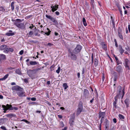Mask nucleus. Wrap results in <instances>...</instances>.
I'll return each mask as SVG.
<instances>
[{"label":"nucleus","mask_w":130,"mask_h":130,"mask_svg":"<svg viewBox=\"0 0 130 130\" xmlns=\"http://www.w3.org/2000/svg\"><path fill=\"white\" fill-rule=\"evenodd\" d=\"M128 99H126L125 101L124 102L125 104H128Z\"/></svg>","instance_id":"37998d69"},{"label":"nucleus","mask_w":130,"mask_h":130,"mask_svg":"<svg viewBox=\"0 0 130 130\" xmlns=\"http://www.w3.org/2000/svg\"><path fill=\"white\" fill-rule=\"evenodd\" d=\"M128 29L129 32L130 33V25H129L128 26Z\"/></svg>","instance_id":"0e129e2a"},{"label":"nucleus","mask_w":130,"mask_h":130,"mask_svg":"<svg viewBox=\"0 0 130 130\" xmlns=\"http://www.w3.org/2000/svg\"><path fill=\"white\" fill-rule=\"evenodd\" d=\"M30 64L31 65H35L37 64V62L36 61H30Z\"/></svg>","instance_id":"393cba45"},{"label":"nucleus","mask_w":130,"mask_h":130,"mask_svg":"<svg viewBox=\"0 0 130 130\" xmlns=\"http://www.w3.org/2000/svg\"><path fill=\"white\" fill-rule=\"evenodd\" d=\"M13 51V48H9V51H10L11 52H12Z\"/></svg>","instance_id":"864d4df0"},{"label":"nucleus","mask_w":130,"mask_h":130,"mask_svg":"<svg viewBox=\"0 0 130 130\" xmlns=\"http://www.w3.org/2000/svg\"><path fill=\"white\" fill-rule=\"evenodd\" d=\"M60 124L61 126L62 127L64 126V124L62 121L60 122Z\"/></svg>","instance_id":"a19ab883"},{"label":"nucleus","mask_w":130,"mask_h":130,"mask_svg":"<svg viewBox=\"0 0 130 130\" xmlns=\"http://www.w3.org/2000/svg\"><path fill=\"white\" fill-rule=\"evenodd\" d=\"M7 46L6 45H4L1 46L0 48L1 50H4L6 47Z\"/></svg>","instance_id":"bb28decb"},{"label":"nucleus","mask_w":130,"mask_h":130,"mask_svg":"<svg viewBox=\"0 0 130 130\" xmlns=\"http://www.w3.org/2000/svg\"><path fill=\"white\" fill-rule=\"evenodd\" d=\"M118 89L117 90V94L116 97L115 98V101H116V102H117V98H120L121 96V94L122 93L121 91V86H119L118 87ZM122 93H123V95L122 96V98L124 94V91L123 90L122 91Z\"/></svg>","instance_id":"f03ea898"},{"label":"nucleus","mask_w":130,"mask_h":130,"mask_svg":"<svg viewBox=\"0 0 130 130\" xmlns=\"http://www.w3.org/2000/svg\"><path fill=\"white\" fill-rule=\"evenodd\" d=\"M90 3L91 4V6L94 8L95 5V3L94 0H91Z\"/></svg>","instance_id":"6ab92c4d"},{"label":"nucleus","mask_w":130,"mask_h":130,"mask_svg":"<svg viewBox=\"0 0 130 130\" xmlns=\"http://www.w3.org/2000/svg\"><path fill=\"white\" fill-rule=\"evenodd\" d=\"M8 74H7L5 76L3 77L0 78V80H5L8 77Z\"/></svg>","instance_id":"5701e85b"},{"label":"nucleus","mask_w":130,"mask_h":130,"mask_svg":"<svg viewBox=\"0 0 130 130\" xmlns=\"http://www.w3.org/2000/svg\"><path fill=\"white\" fill-rule=\"evenodd\" d=\"M17 93L19 97H23L26 96L25 94V92L23 90V89L19 91H17Z\"/></svg>","instance_id":"1a4fd4ad"},{"label":"nucleus","mask_w":130,"mask_h":130,"mask_svg":"<svg viewBox=\"0 0 130 130\" xmlns=\"http://www.w3.org/2000/svg\"><path fill=\"white\" fill-rule=\"evenodd\" d=\"M58 116L59 118L61 119L62 118V116L61 115H58Z\"/></svg>","instance_id":"e2e57ef3"},{"label":"nucleus","mask_w":130,"mask_h":130,"mask_svg":"<svg viewBox=\"0 0 130 130\" xmlns=\"http://www.w3.org/2000/svg\"><path fill=\"white\" fill-rule=\"evenodd\" d=\"M118 35L119 37L121 39L123 40V38L121 32L120 30H118Z\"/></svg>","instance_id":"a211bd4d"},{"label":"nucleus","mask_w":130,"mask_h":130,"mask_svg":"<svg viewBox=\"0 0 130 130\" xmlns=\"http://www.w3.org/2000/svg\"><path fill=\"white\" fill-rule=\"evenodd\" d=\"M119 117L120 119H124V117L122 115L119 114Z\"/></svg>","instance_id":"c756f323"},{"label":"nucleus","mask_w":130,"mask_h":130,"mask_svg":"<svg viewBox=\"0 0 130 130\" xmlns=\"http://www.w3.org/2000/svg\"><path fill=\"white\" fill-rule=\"evenodd\" d=\"M12 108L11 109V110H13V109L15 110H17L18 109V108L17 107H12Z\"/></svg>","instance_id":"58836bf2"},{"label":"nucleus","mask_w":130,"mask_h":130,"mask_svg":"<svg viewBox=\"0 0 130 130\" xmlns=\"http://www.w3.org/2000/svg\"><path fill=\"white\" fill-rule=\"evenodd\" d=\"M50 82L49 81H47V85H50Z\"/></svg>","instance_id":"69168bd1"},{"label":"nucleus","mask_w":130,"mask_h":130,"mask_svg":"<svg viewBox=\"0 0 130 130\" xmlns=\"http://www.w3.org/2000/svg\"><path fill=\"white\" fill-rule=\"evenodd\" d=\"M24 82L26 83H27L28 82V80L26 79H25L24 80Z\"/></svg>","instance_id":"13d9d810"},{"label":"nucleus","mask_w":130,"mask_h":130,"mask_svg":"<svg viewBox=\"0 0 130 130\" xmlns=\"http://www.w3.org/2000/svg\"><path fill=\"white\" fill-rule=\"evenodd\" d=\"M6 58V56L5 55L1 54H0V59L1 60H4Z\"/></svg>","instance_id":"412c9836"},{"label":"nucleus","mask_w":130,"mask_h":130,"mask_svg":"<svg viewBox=\"0 0 130 130\" xmlns=\"http://www.w3.org/2000/svg\"><path fill=\"white\" fill-rule=\"evenodd\" d=\"M105 123L106 125H108L109 124V121L107 119H106L105 120Z\"/></svg>","instance_id":"2f4dec72"},{"label":"nucleus","mask_w":130,"mask_h":130,"mask_svg":"<svg viewBox=\"0 0 130 130\" xmlns=\"http://www.w3.org/2000/svg\"><path fill=\"white\" fill-rule=\"evenodd\" d=\"M98 61L96 59H94V65L95 66H96L98 64Z\"/></svg>","instance_id":"c85d7f7f"},{"label":"nucleus","mask_w":130,"mask_h":130,"mask_svg":"<svg viewBox=\"0 0 130 130\" xmlns=\"http://www.w3.org/2000/svg\"><path fill=\"white\" fill-rule=\"evenodd\" d=\"M104 79H105L104 74L103 73V76H102V81L103 82L104 81Z\"/></svg>","instance_id":"3c124183"},{"label":"nucleus","mask_w":130,"mask_h":130,"mask_svg":"<svg viewBox=\"0 0 130 130\" xmlns=\"http://www.w3.org/2000/svg\"><path fill=\"white\" fill-rule=\"evenodd\" d=\"M118 79V77L117 75H115L114 77V81H116Z\"/></svg>","instance_id":"79ce46f5"},{"label":"nucleus","mask_w":130,"mask_h":130,"mask_svg":"<svg viewBox=\"0 0 130 130\" xmlns=\"http://www.w3.org/2000/svg\"><path fill=\"white\" fill-rule=\"evenodd\" d=\"M7 117L10 118L12 117H16V115L15 114H13L12 113H9L8 114L6 115Z\"/></svg>","instance_id":"4468645a"},{"label":"nucleus","mask_w":130,"mask_h":130,"mask_svg":"<svg viewBox=\"0 0 130 130\" xmlns=\"http://www.w3.org/2000/svg\"><path fill=\"white\" fill-rule=\"evenodd\" d=\"M33 34V32L32 31H30L28 33H27V35L28 37H31Z\"/></svg>","instance_id":"b1692460"},{"label":"nucleus","mask_w":130,"mask_h":130,"mask_svg":"<svg viewBox=\"0 0 130 130\" xmlns=\"http://www.w3.org/2000/svg\"><path fill=\"white\" fill-rule=\"evenodd\" d=\"M27 73L28 76L31 79H33L35 78V71L34 70H29L27 71Z\"/></svg>","instance_id":"20e7f679"},{"label":"nucleus","mask_w":130,"mask_h":130,"mask_svg":"<svg viewBox=\"0 0 130 130\" xmlns=\"http://www.w3.org/2000/svg\"><path fill=\"white\" fill-rule=\"evenodd\" d=\"M21 121H24L27 124H29V122L27 120H26L25 119H23L21 120Z\"/></svg>","instance_id":"4c0bfd02"},{"label":"nucleus","mask_w":130,"mask_h":130,"mask_svg":"<svg viewBox=\"0 0 130 130\" xmlns=\"http://www.w3.org/2000/svg\"><path fill=\"white\" fill-rule=\"evenodd\" d=\"M104 120V118H101V123H100V124H101L103 122Z\"/></svg>","instance_id":"5fc2aeb1"},{"label":"nucleus","mask_w":130,"mask_h":130,"mask_svg":"<svg viewBox=\"0 0 130 130\" xmlns=\"http://www.w3.org/2000/svg\"><path fill=\"white\" fill-rule=\"evenodd\" d=\"M114 57H115V60H116V61H117V60H118V58L115 55H114Z\"/></svg>","instance_id":"bf43d9fd"},{"label":"nucleus","mask_w":130,"mask_h":130,"mask_svg":"<svg viewBox=\"0 0 130 130\" xmlns=\"http://www.w3.org/2000/svg\"><path fill=\"white\" fill-rule=\"evenodd\" d=\"M12 89L13 90L18 91L20 90H22L23 89L21 88L20 87L18 86H14L12 87Z\"/></svg>","instance_id":"9b49d317"},{"label":"nucleus","mask_w":130,"mask_h":130,"mask_svg":"<svg viewBox=\"0 0 130 130\" xmlns=\"http://www.w3.org/2000/svg\"><path fill=\"white\" fill-rule=\"evenodd\" d=\"M119 10L120 11V13L121 15H122V11L121 8H119Z\"/></svg>","instance_id":"a18cd8bd"},{"label":"nucleus","mask_w":130,"mask_h":130,"mask_svg":"<svg viewBox=\"0 0 130 130\" xmlns=\"http://www.w3.org/2000/svg\"><path fill=\"white\" fill-rule=\"evenodd\" d=\"M31 99L32 101H35L36 100V98H31Z\"/></svg>","instance_id":"603ef678"},{"label":"nucleus","mask_w":130,"mask_h":130,"mask_svg":"<svg viewBox=\"0 0 130 130\" xmlns=\"http://www.w3.org/2000/svg\"><path fill=\"white\" fill-rule=\"evenodd\" d=\"M68 56L71 59L73 60H75L77 59V56L76 55L70 51L69 52Z\"/></svg>","instance_id":"6e6552de"},{"label":"nucleus","mask_w":130,"mask_h":130,"mask_svg":"<svg viewBox=\"0 0 130 130\" xmlns=\"http://www.w3.org/2000/svg\"><path fill=\"white\" fill-rule=\"evenodd\" d=\"M42 68H38L34 70L35 71V72L36 73V72L42 69L43 68V67H42Z\"/></svg>","instance_id":"f704fd0d"},{"label":"nucleus","mask_w":130,"mask_h":130,"mask_svg":"<svg viewBox=\"0 0 130 130\" xmlns=\"http://www.w3.org/2000/svg\"><path fill=\"white\" fill-rule=\"evenodd\" d=\"M2 107L3 108V109L4 111V112H5L6 111L8 110H11V109L12 108V106L11 105H9L7 104L6 106L3 105L2 106Z\"/></svg>","instance_id":"0eeeda50"},{"label":"nucleus","mask_w":130,"mask_h":130,"mask_svg":"<svg viewBox=\"0 0 130 130\" xmlns=\"http://www.w3.org/2000/svg\"><path fill=\"white\" fill-rule=\"evenodd\" d=\"M14 2H12L11 3V9L12 11H13L14 9Z\"/></svg>","instance_id":"a878e982"},{"label":"nucleus","mask_w":130,"mask_h":130,"mask_svg":"<svg viewBox=\"0 0 130 130\" xmlns=\"http://www.w3.org/2000/svg\"><path fill=\"white\" fill-rule=\"evenodd\" d=\"M80 73L79 72L77 74V76L78 78L80 77Z\"/></svg>","instance_id":"680f3d73"},{"label":"nucleus","mask_w":130,"mask_h":130,"mask_svg":"<svg viewBox=\"0 0 130 130\" xmlns=\"http://www.w3.org/2000/svg\"><path fill=\"white\" fill-rule=\"evenodd\" d=\"M89 94V92L86 89H84V95L86 98L88 97Z\"/></svg>","instance_id":"f8f14e48"},{"label":"nucleus","mask_w":130,"mask_h":130,"mask_svg":"<svg viewBox=\"0 0 130 130\" xmlns=\"http://www.w3.org/2000/svg\"><path fill=\"white\" fill-rule=\"evenodd\" d=\"M1 128L4 130H6V129L5 126H2L1 127Z\"/></svg>","instance_id":"c03bdc74"},{"label":"nucleus","mask_w":130,"mask_h":130,"mask_svg":"<svg viewBox=\"0 0 130 130\" xmlns=\"http://www.w3.org/2000/svg\"><path fill=\"white\" fill-rule=\"evenodd\" d=\"M82 48V46H81L80 45H77L73 50V52L75 54H77L80 51Z\"/></svg>","instance_id":"39448f33"},{"label":"nucleus","mask_w":130,"mask_h":130,"mask_svg":"<svg viewBox=\"0 0 130 130\" xmlns=\"http://www.w3.org/2000/svg\"><path fill=\"white\" fill-rule=\"evenodd\" d=\"M110 23H111V24L113 25H114V21L112 19L111 20Z\"/></svg>","instance_id":"de8ad7c7"},{"label":"nucleus","mask_w":130,"mask_h":130,"mask_svg":"<svg viewBox=\"0 0 130 130\" xmlns=\"http://www.w3.org/2000/svg\"><path fill=\"white\" fill-rule=\"evenodd\" d=\"M119 52L121 54H122L124 52V50L123 49L121 45H119Z\"/></svg>","instance_id":"2eb2a0df"},{"label":"nucleus","mask_w":130,"mask_h":130,"mask_svg":"<svg viewBox=\"0 0 130 130\" xmlns=\"http://www.w3.org/2000/svg\"><path fill=\"white\" fill-rule=\"evenodd\" d=\"M11 84L12 85H15V83L14 82H12L11 83Z\"/></svg>","instance_id":"774afa93"},{"label":"nucleus","mask_w":130,"mask_h":130,"mask_svg":"<svg viewBox=\"0 0 130 130\" xmlns=\"http://www.w3.org/2000/svg\"><path fill=\"white\" fill-rule=\"evenodd\" d=\"M34 26L32 24H31V25L29 27V28L31 29H32L34 27Z\"/></svg>","instance_id":"49530a36"},{"label":"nucleus","mask_w":130,"mask_h":130,"mask_svg":"<svg viewBox=\"0 0 130 130\" xmlns=\"http://www.w3.org/2000/svg\"><path fill=\"white\" fill-rule=\"evenodd\" d=\"M63 86L64 88L65 89H66L68 87V86L66 83H64L63 84Z\"/></svg>","instance_id":"cd10ccee"},{"label":"nucleus","mask_w":130,"mask_h":130,"mask_svg":"<svg viewBox=\"0 0 130 130\" xmlns=\"http://www.w3.org/2000/svg\"><path fill=\"white\" fill-rule=\"evenodd\" d=\"M12 32V31L10 30L9 31V32H7L6 33V35L8 36H12L14 35V33L13 32Z\"/></svg>","instance_id":"dca6fc26"},{"label":"nucleus","mask_w":130,"mask_h":130,"mask_svg":"<svg viewBox=\"0 0 130 130\" xmlns=\"http://www.w3.org/2000/svg\"><path fill=\"white\" fill-rule=\"evenodd\" d=\"M58 5H56L55 6L52 5L51 7L52 8V11L53 12H54L56 11L58 8Z\"/></svg>","instance_id":"9d476101"},{"label":"nucleus","mask_w":130,"mask_h":130,"mask_svg":"<svg viewBox=\"0 0 130 130\" xmlns=\"http://www.w3.org/2000/svg\"><path fill=\"white\" fill-rule=\"evenodd\" d=\"M9 51V48L6 47L4 50V52L6 53H8Z\"/></svg>","instance_id":"7c9ffc66"},{"label":"nucleus","mask_w":130,"mask_h":130,"mask_svg":"<svg viewBox=\"0 0 130 130\" xmlns=\"http://www.w3.org/2000/svg\"><path fill=\"white\" fill-rule=\"evenodd\" d=\"M102 47L104 50H106V47L105 44Z\"/></svg>","instance_id":"8fccbe9b"},{"label":"nucleus","mask_w":130,"mask_h":130,"mask_svg":"<svg viewBox=\"0 0 130 130\" xmlns=\"http://www.w3.org/2000/svg\"><path fill=\"white\" fill-rule=\"evenodd\" d=\"M116 71L119 73L122 71V69L121 66L120 65L118 66L116 68Z\"/></svg>","instance_id":"ddd939ff"},{"label":"nucleus","mask_w":130,"mask_h":130,"mask_svg":"<svg viewBox=\"0 0 130 130\" xmlns=\"http://www.w3.org/2000/svg\"><path fill=\"white\" fill-rule=\"evenodd\" d=\"M47 45L49 46H51L53 45V44L50 43H48Z\"/></svg>","instance_id":"338daca9"},{"label":"nucleus","mask_w":130,"mask_h":130,"mask_svg":"<svg viewBox=\"0 0 130 130\" xmlns=\"http://www.w3.org/2000/svg\"><path fill=\"white\" fill-rule=\"evenodd\" d=\"M83 110V105L82 103H79L77 109L76 115H79L82 111Z\"/></svg>","instance_id":"423d86ee"},{"label":"nucleus","mask_w":130,"mask_h":130,"mask_svg":"<svg viewBox=\"0 0 130 130\" xmlns=\"http://www.w3.org/2000/svg\"><path fill=\"white\" fill-rule=\"evenodd\" d=\"M55 13L57 15H58L60 13L59 12L56 11L55 12Z\"/></svg>","instance_id":"4d7b16f0"},{"label":"nucleus","mask_w":130,"mask_h":130,"mask_svg":"<svg viewBox=\"0 0 130 130\" xmlns=\"http://www.w3.org/2000/svg\"><path fill=\"white\" fill-rule=\"evenodd\" d=\"M117 63V65H118L119 64H121L122 62L121 61H119L118 60L116 61Z\"/></svg>","instance_id":"ea45409f"},{"label":"nucleus","mask_w":130,"mask_h":130,"mask_svg":"<svg viewBox=\"0 0 130 130\" xmlns=\"http://www.w3.org/2000/svg\"><path fill=\"white\" fill-rule=\"evenodd\" d=\"M60 67H59L58 68V69L56 71V72L57 73H59L60 72Z\"/></svg>","instance_id":"c9c22d12"},{"label":"nucleus","mask_w":130,"mask_h":130,"mask_svg":"<svg viewBox=\"0 0 130 130\" xmlns=\"http://www.w3.org/2000/svg\"><path fill=\"white\" fill-rule=\"evenodd\" d=\"M114 42H115V46L116 47H118V45L117 44V41H116V39H114Z\"/></svg>","instance_id":"e433bc0d"},{"label":"nucleus","mask_w":130,"mask_h":130,"mask_svg":"<svg viewBox=\"0 0 130 130\" xmlns=\"http://www.w3.org/2000/svg\"><path fill=\"white\" fill-rule=\"evenodd\" d=\"M24 51L23 50H21L19 52V54L20 55H22L23 54Z\"/></svg>","instance_id":"09e8293b"},{"label":"nucleus","mask_w":130,"mask_h":130,"mask_svg":"<svg viewBox=\"0 0 130 130\" xmlns=\"http://www.w3.org/2000/svg\"><path fill=\"white\" fill-rule=\"evenodd\" d=\"M117 102H116V101H115L113 103V107L115 108H116V104Z\"/></svg>","instance_id":"473e14b6"},{"label":"nucleus","mask_w":130,"mask_h":130,"mask_svg":"<svg viewBox=\"0 0 130 130\" xmlns=\"http://www.w3.org/2000/svg\"><path fill=\"white\" fill-rule=\"evenodd\" d=\"M15 73L19 75H21L22 73L20 71V69H17L15 70Z\"/></svg>","instance_id":"4be33fe9"},{"label":"nucleus","mask_w":130,"mask_h":130,"mask_svg":"<svg viewBox=\"0 0 130 130\" xmlns=\"http://www.w3.org/2000/svg\"><path fill=\"white\" fill-rule=\"evenodd\" d=\"M47 19L51 20L54 23V25L56 27L58 25V23L57 21L55 18L52 17L51 15H48L47 14L45 15Z\"/></svg>","instance_id":"7ed1b4c3"},{"label":"nucleus","mask_w":130,"mask_h":130,"mask_svg":"<svg viewBox=\"0 0 130 130\" xmlns=\"http://www.w3.org/2000/svg\"><path fill=\"white\" fill-rule=\"evenodd\" d=\"M105 115V112H100L99 114V118L102 117V118H104V116Z\"/></svg>","instance_id":"f3484780"},{"label":"nucleus","mask_w":130,"mask_h":130,"mask_svg":"<svg viewBox=\"0 0 130 130\" xmlns=\"http://www.w3.org/2000/svg\"><path fill=\"white\" fill-rule=\"evenodd\" d=\"M21 20L20 19H17V20L15 21L14 22V24L15 25L21 29H24L25 27L23 23H21Z\"/></svg>","instance_id":"f257e3e1"},{"label":"nucleus","mask_w":130,"mask_h":130,"mask_svg":"<svg viewBox=\"0 0 130 130\" xmlns=\"http://www.w3.org/2000/svg\"><path fill=\"white\" fill-rule=\"evenodd\" d=\"M83 22L84 25L85 26H86L87 25V24L86 22V20L85 18H83Z\"/></svg>","instance_id":"aec40b11"},{"label":"nucleus","mask_w":130,"mask_h":130,"mask_svg":"<svg viewBox=\"0 0 130 130\" xmlns=\"http://www.w3.org/2000/svg\"><path fill=\"white\" fill-rule=\"evenodd\" d=\"M54 65H53L51 66L50 67V69L51 71H52L54 70Z\"/></svg>","instance_id":"72a5a7b5"},{"label":"nucleus","mask_w":130,"mask_h":130,"mask_svg":"<svg viewBox=\"0 0 130 130\" xmlns=\"http://www.w3.org/2000/svg\"><path fill=\"white\" fill-rule=\"evenodd\" d=\"M113 121L114 122L116 123L117 122L116 119V118H114L113 119Z\"/></svg>","instance_id":"6e6d98bb"},{"label":"nucleus","mask_w":130,"mask_h":130,"mask_svg":"<svg viewBox=\"0 0 130 130\" xmlns=\"http://www.w3.org/2000/svg\"><path fill=\"white\" fill-rule=\"evenodd\" d=\"M35 36H37L38 37H39L40 36V35L39 34H38V33H36L35 34Z\"/></svg>","instance_id":"052dcab7"}]
</instances>
